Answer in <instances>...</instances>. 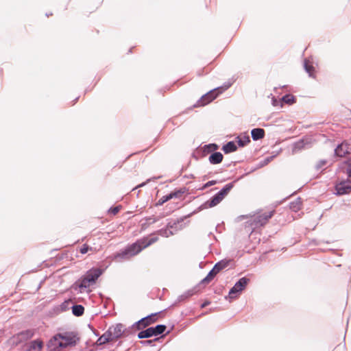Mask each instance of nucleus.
I'll return each mask as SVG.
<instances>
[{
	"label": "nucleus",
	"mask_w": 351,
	"mask_h": 351,
	"mask_svg": "<svg viewBox=\"0 0 351 351\" xmlns=\"http://www.w3.org/2000/svg\"><path fill=\"white\" fill-rule=\"evenodd\" d=\"M76 343V336L72 333L58 334L53 337L49 342V348L53 351H60L68 346Z\"/></svg>",
	"instance_id": "1"
},
{
	"label": "nucleus",
	"mask_w": 351,
	"mask_h": 351,
	"mask_svg": "<svg viewBox=\"0 0 351 351\" xmlns=\"http://www.w3.org/2000/svg\"><path fill=\"white\" fill-rule=\"evenodd\" d=\"M158 237H144L129 245L123 252V256H133L138 254L143 249L149 246L158 241Z\"/></svg>",
	"instance_id": "2"
},
{
	"label": "nucleus",
	"mask_w": 351,
	"mask_h": 351,
	"mask_svg": "<svg viewBox=\"0 0 351 351\" xmlns=\"http://www.w3.org/2000/svg\"><path fill=\"white\" fill-rule=\"evenodd\" d=\"M102 270L99 268H92L78 281V286L82 289H88L94 285L101 275Z\"/></svg>",
	"instance_id": "3"
},
{
	"label": "nucleus",
	"mask_w": 351,
	"mask_h": 351,
	"mask_svg": "<svg viewBox=\"0 0 351 351\" xmlns=\"http://www.w3.org/2000/svg\"><path fill=\"white\" fill-rule=\"evenodd\" d=\"M274 212V210H272L262 213H257L252 217L250 220L246 222L245 226H250L252 230H254L258 226H264L271 218Z\"/></svg>",
	"instance_id": "4"
},
{
	"label": "nucleus",
	"mask_w": 351,
	"mask_h": 351,
	"mask_svg": "<svg viewBox=\"0 0 351 351\" xmlns=\"http://www.w3.org/2000/svg\"><path fill=\"white\" fill-rule=\"evenodd\" d=\"M119 328V332L121 330V325H117L114 327H110L109 330L104 333L97 341V345H104L108 343L114 339L119 337V334L116 332L117 329Z\"/></svg>",
	"instance_id": "5"
},
{
	"label": "nucleus",
	"mask_w": 351,
	"mask_h": 351,
	"mask_svg": "<svg viewBox=\"0 0 351 351\" xmlns=\"http://www.w3.org/2000/svg\"><path fill=\"white\" fill-rule=\"evenodd\" d=\"M231 188L230 185H226L222 190L206 202L207 207L212 208L217 206L227 195Z\"/></svg>",
	"instance_id": "6"
},
{
	"label": "nucleus",
	"mask_w": 351,
	"mask_h": 351,
	"mask_svg": "<svg viewBox=\"0 0 351 351\" xmlns=\"http://www.w3.org/2000/svg\"><path fill=\"white\" fill-rule=\"evenodd\" d=\"M336 193L338 195H343L351 193V179L338 182L335 184Z\"/></svg>",
	"instance_id": "7"
},
{
	"label": "nucleus",
	"mask_w": 351,
	"mask_h": 351,
	"mask_svg": "<svg viewBox=\"0 0 351 351\" xmlns=\"http://www.w3.org/2000/svg\"><path fill=\"white\" fill-rule=\"evenodd\" d=\"M221 92L219 91L218 88L212 90L203 95L201 99L198 101L197 104L199 106H204L213 100H214Z\"/></svg>",
	"instance_id": "8"
},
{
	"label": "nucleus",
	"mask_w": 351,
	"mask_h": 351,
	"mask_svg": "<svg viewBox=\"0 0 351 351\" xmlns=\"http://www.w3.org/2000/svg\"><path fill=\"white\" fill-rule=\"evenodd\" d=\"M250 282V279L243 277L239 279V280L234 285V286L230 289L229 292V295L231 298H234V294L241 292L243 291L248 282Z\"/></svg>",
	"instance_id": "9"
},
{
	"label": "nucleus",
	"mask_w": 351,
	"mask_h": 351,
	"mask_svg": "<svg viewBox=\"0 0 351 351\" xmlns=\"http://www.w3.org/2000/svg\"><path fill=\"white\" fill-rule=\"evenodd\" d=\"M34 334V330L28 329L18 333L16 335L14 336V339H16V343H21L31 339Z\"/></svg>",
	"instance_id": "10"
},
{
	"label": "nucleus",
	"mask_w": 351,
	"mask_h": 351,
	"mask_svg": "<svg viewBox=\"0 0 351 351\" xmlns=\"http://www.w3.org/2000/svg\"><path fill=\"white\" fill-rule=\"evenodd\" d=\"M351 152V147L350 145L343 142L335 149V155L339 157H344L348 154H350Z\"/></svg>",
	"instance_id": "11"
},
{
	"label": "nucleus",
	"mask_w": 351,
	"mask_h": 351,
	"mask_svg": "<svg viewBox=\"0 0 351 351\" xmlns=\"http://www.w3.org/2000/svg\"><path fill=\"white\" fill-rule=\"evenodd\" d=\"M157 315L158 313L152 314L145 318H143L138 322V328L141 329L142 328H145L151 324L156 322L157 320Z\"/></svg>",
	"instance_id": "12"
},
{
	"label": "nucleus",
	"mask_w": 351,
	"mask_h": 351,
	"mask_svg": "<svg viewBox=\"0 0 351 351\" xmlns=\"http://www.w3.org/2000/svg\"><path fill=\"white\" fill-rule=\"evenodd\" d=\"M100 250L99 246H91L88 243H84L80 248L79 251L82 254L89 253V254H93Z\"/></svg>",
	"instance_id": "13"
},
{
	"label": "nucleus",
	"mask_w": 351,
	"mask_h": 351,
	"mask_svg": "<svg viewBox=\"0 0 351 351\" xmlns=\"http://www.w3.org/2000/svg\"><path fill=\"white\" fill-rule=\"evenodd\" d=\"M43 347V342L40 339H36L29 342L27 345L26 351H41Z\"/></svg>",
	"instance_id": "14"
},
{
	"label": "nucleus",
	"mask_w": 351,
	"mask_h": 351,
	"mask_svg": "<svg viewBox=\"0 0 351 351\" xmlns=\"http://www.w3.org/2000/svg\"><path fill=\"white\" fill-rule=\"evenodd\" d=\"M223 158V154L220 152H214L209 156V162L211 164L216 165L220 163Z\"/></svg>",
	"instance_id": "15"
},
{
	"label": "nucleus",
	"mask_w": 351,
	"mask_h": 351,
	"mask_svg": "<svg viewBox=\"0 0 351 351\" xmlns=\"http://www.w3.org/2000/svg\"><path fill=\"white\" fill-rule=\"evenodd\" d=\"M251 134L254 141L262 139L265 136V130L262 128H254L252 130Z\"/></svg>",
	"instance_id": "16"
},
{
	"label": "nucleus",
	"mask_w": 351,
	"mask_h": 351,
	"mask_svg": "<svg viewBox=\"0 0 351 351\" xmlns=\"http://www.w3.org/2000/svg\"><path fill=\"white\" fill-rule=\"evenodd\" d=\"M302 201L300 197L297 198L294 201L291 202L289 204V208L294 212H298L302 208Z\"/></svg>",
	"instance_id": "17"
},
{
	"label": "nucleus",
	"mask_w": 351,
	"mask_h": 351,
	"mask_svg": "<svg viewBox=\"0 0 351 351\" xmlns=\"http://www.w3.org/2000/svg\"><path fill=\"white\" fill-rule=\"evenodd\" d=\"M230 261L226 260H223L215 264L213 269L217 274H218L220 271L226 268L228 266Z\"/></svg>",
	"instance_id": "18"
},
{
	"label": "nucleus",
	"mask_w": 351,
	"mask_h": 351,
	"mask_svg": "<svg viewBox=\"0 0 351 351\" xmlns=\"http://www.w3.org/2000/svg\"><path fill=\"white\" fill-rule=\"evenodd\" d=\"M222 149L226 154H228L235 152L237 149V147L233 141H230L223 145Z\"/></svg>",
	"instance_id": "19"
},
{
	"label": "nucleus",
	"mask_w": 351,
	"mask_h": 351,
	"mask_svg": "<svg viewBox=\"0 0 351 351\" xmlns=\"http://www.w3.org/2000/svg\"><path fill=\"white\" fill-rule=\"evenodd\" d=\"M166 328L167 327L165 325H158L155 327H150L153 336H157L163 333L166 330Z\"/></svg>",
	"instance_id": "20"
},
{
	"label": "nucleus",
	"mask_w": 351,
	"mask_h": 351,
	"mask_svg": "<svg viewBox=\"0 0 351 351\" xmlns=\"http://www.w3.org/2000/svg\"><path fill=\"white\" fill-rule=\"evenodd\" d=\"M217 274L212 269L208 275L201 281L202 284L207 285L217 275Z\"/></svg>",
	"instance_id": "21"
},
{
	"label": "nucleus",
	"mask_w": 351,
	"mask_h": 351,
	"mask_svg": "<svg viewBox=\"0 0 351 351\" xmlns=\"http://www.w3.org/2000/svg\"><path fill=\"white\" fill-rule=\"evenodd\" d=\"M72 312L75 316H81L84 314V308L82 305H74L72 307Z\"/></svg>",
	"instance_id": "22"
},
{
	"label": "nucleus",
	"mask_w": 351,
	"mask_h": 351,
	"mask_svg": "<svg viewBox=\"0 0 351 351\" xmlns=\"http://www.w3.org/2000/svg\"><path fill=\"white\" fill-rule=\"evenodd\" d=\"M153 335L152 334V331H151V328H147L145 330H142V331H141L138 334V337L139 339L149 338V337H151Z\"/></svg>",
	"instance_id": "23"
},
{
	"label": "nucleus",
	"mask_w": 351,
	"mask_h": 351,
	"mask_svg": "<svg viewBox=\"0 0 351 351\" xmlns=\"http://www.w3.org/2000/svg\"><path fill=\"white\" fill-rule=\"evenodd\" d=\"M295 97L292 95H286L282 97V101L289 105L295 103Z\"/></svg>",
	"instance_id": "24"
},
{
	"label": "nucleus",
	"mask_w": 351,
	"mask_h": 351,
	"mask_svg": "<svg viewBox=\"0 0 351 351\" xmlns=\"http://www.w3.org/2000/svg\"><path fill=\"white\" fill-rule=\"evenodd\" d=\"M250 142L249 136L238 137V145L239 147H244Z\"/></svg>",
	"instance_id": "25"
},
{
	"label": "nucleus",
	"mask_w": 351,
	"mask_h": 351,
	"mask_svg": "<svg viewBox=\"0 0 351 351\" xmlns=\"http://www.w3.org/2000/svg\"><path fill=\"white\" fill-rule=\"evenodd\" d=\"M304 68L306 71L309 74L310 76H313L315 73V69L313 66L308 61H305Z\"/></svg>",
	"instance_id": "26"
},
{
	"label": "nucleus",
	"mask_w": 351,
	"mask_h": 351,
	"mask_svg": "<svg viewBox=\"0 0 351 351\" xmlns=\"http://www.w3.org/2000/svg\"><path fill=\"white\" fill-rule=\"evenodd\" d=\"M185 189H180L179 190H177L176 191L171 192L169 193L171 199L173 198H180L183 193H184Z\"/></svg>",
	"instance_id": "27"
},
{
	"label": "nucleus",
	"mask_w": 351,
	"mask_h": 351,
	"mask_svg": "<svg viewBox=\"0 0 351 351\" xmlns=\"http://www.w3.org/2000/svg\"><path fill=\"white\" fill-rule=\"evenodd\" d=\"M345 165L346 166V173L348 175V178L351 179V161L348 160L345 162Z\"/></svg>",
	"instance_id": "28"
},
{
	"label": "nucleus",
	"mask_w": 351,
	"mask_h": 351,
	"mask_svg": "<svg viewBox=\"0 0 351 351\" xmlns=\"http://www.w3.org/2000/svg\"><path fill=\"white\" fill-rule=\"evenodd\" d=\"M171 199V197H170V195L169 194V195H165V196H162L159 200H158V205H162L164 203H165L166 202L169 201Z\"/></svg>",
	"instance_id": "29"
},
{
	"label": "nucleus",
	"mask_w": 351,
	"mask_h": 351,
	"mask_svg": "<svg viewBox=\"0 0 351 351\" xmlns=\"http://www.w3.org/2000/svg\"><path fill=\"white\" fill-rule=\"evenodd\" d=\"M119 207L118 206H116V207H114V208H111L110 210H109V212L113 215H116L119 212Z\"/></svg>",
	"instance_id": "30"
},
{
	"label": "nucleus",
	"mask_w": 351,
	"mask_h": 351,
	"mask_svg": "<svg viewBox=\"0 0 351 351\" xmlns=\"http://www.w3.org/2000/svg\"><path fill=\"white\" fill-rule=\"evenodd\" d=\"M215 184H216V181H215V180L209 181V182H208L207 183L205 184L204 188L210 186L214 185Z\"/></svg>",
	"instance_id": "31"
},
{
	"label": "nucleus",
	"mask_w": 351,
	"mask_h": 351,
	"mask_svg": "<svg viewBox=\"0 0 351 351\" xmlns=\"http://www.w3.org/2000/svg\"><path fill=\"white\" fill-rule=\"evenodd\" d=\"M208 304H210V302L209 301H205L202 305H201V308H205L206 306H208Z\"/></svg>",
	"instance_id": "32"
},
{
	"label": "nucleus",
	"mask_w": 351,
	"mask_h": 351,
	"mask_svg": "<svg viewBox=\"0 0 351 351\" xmlns=\"http://www.w3.org/2000/svg\"><path fill=\"white\" fill-rule=\"evenodd\" d=\"M210 147H213L214 150L217 149V145H216L215 144L210 145Z\"/></svg>",
	"instance_id": "33"
},
{
	"label": "nucleus",
	"mask_w": 351,
	"mask_h": 351,
	"mask_svg": "<svg viewBox=\"0 0 351 351\" xmlns=\"http://www.w3.org/2000/svg\"><path fill=\"white\" fill-rule=\"evenodd\" d=\"M121 332H122V330H121V332H119V328H117V330H116V332H117V334H119V336H121Z\"/></svg>",
	"instance_id": "34"
},
{
	"label": "nucleus",
	"mask_w": 351,
	"mask_h": 351,
	"mask_svg": "<svg viewBox=\"0 0 351 351\" xmlns=\"http://www.w3.org/2000/svg\"><path fill=\"white\" fill-rule=\"evenodd\" d=\"M91 246H99L101 247L100 245H96V243L95 242H92Z\"/></svg>",
	"instance_id": "35"
}]
</instances>
